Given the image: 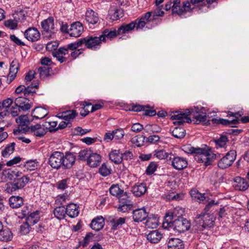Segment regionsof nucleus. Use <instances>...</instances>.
I'll return each mask as SVG.
<instances>
[{"mask_svg": "<svg viewBox=\"0 0 249 249\" xmlns=\"http://www.w3.org/2000/svg\"><path fill=\"white\" fill-rule=\"evenodd\" d=\"M39 166V162L36 160H29L24 164L25 168L29 171H33L37 169Z\"/></svg>", "mask_w": 249, "mask_h": 249, "instance_id": "obj_45", "label": "nucleus"}, {"mask_svg": "<svg viewBox=\"0 0 249 249\" xmlns=\"http://www.w3.org/2000/svg\"><path fill=\"white\" fill-rule=\"evenodd\" d=\"M168 247L172 249H183V241L178 238H170L168 242Z\"/></svg>", "mask_w": 249, "mask_h": 249, "instance_id": "obj_33", "label": "nucleus"}, {"mask_svg": "<svg viewBox=\"0 0 249 249\" xmlns=\"http://www.w3.org/2000/svg\"><path fill=\"white\" fill-rule=\"evenodd\" d=\"M117 35V31L116 30L106 29L102 32V35L100 36V37L102 42H106L107 39L111 40L115 37Z\"/></svg>", "mask_w": 249, "mask_h": 249, "instance_id": "obj_27", "label": "nucleus"}, {"mask_svg": "<svg viewBox=\"0 0 249 249\" xmlns=\"http://www.w3.org/2000/svg\"><path fill=\"white\" fill-rule=\"evenodd\" d=\"M19 70V63L17 59L13 60L10 64L9 73L7 76V81L10 83L17 76Z\"/></svg>", "mask_w": 249, "mask_h": 249, "instance_id": "obj_18", "label": "nucleus"}, {"mask_svg": "<svg viewBox=\"0 0 249 249\" xmlns=\"http://www.w3.org/2000/svg\"><path fill=\"white\" fill-rule=\"evenodd\" d=\"M91 151H92L90 149H88L81 150L78 153V160H86L87 161L90 154H91Z\"/></svg>", "mask_w": 249, "mask_h": 249, "instance_id": "obj_53", "label": "nucleus"}, {"mask_svg": "<svg viewBox=\"0 0 249 249\" xmlns=\"http://www.w3.org/2000/svg\"><path fill=\"white\" fill-rule=\"evenodd\" d=\"M110 18L116 20L124 16L123 10L121 8H112L109 10Z\"/></svg>", "mask_w": 249, "mask_h": 249, "instance_id": "obj_37", "label": "nucleus"}, {"mask_svg": "<svg viewBox=\"0 0 249 249\" xmlns=\"http://www.w3.org/2000/svg\"><path fill=\"white\" fill-rule=\"evenodd\" d=\"M161 129L157 124H147L144 127V131L149 133H159Z\"/></svg>", "mask_w": 249, "mask_h": 249, "instance_id": "obj_54", "label": "nucleus"}, {"mask_svg": "<svg viewBox=\"0 0 249 249\" xmlns=\"http://www.w3.org/2000/svg\"><path fill=\"white\" fill-rule=\"evenodd\" d=\"M111 171L110 167L105 163L102 164L99 169V173L103 177H106L110 175Z\"/></svg>", "mask_w": 249, "mask_h": 249, "instance_id": "obj_52", "label": "nucleus"}, {"mask_svg": "<svg viewBox=\"0 0 249 249\" xmlns=\"http://www.w3.org/2000/svg\"><path fill=\"white\" fill-rule=\"evenodd\" d=\"M125 222V218L124 217L113 218L110 220V223L111 224L113 230H117L121 227Z\"/></svg>", "mask_w": 249, "mask_h": 249, "instance_id": "obj_41", "label": "nucleus"}, {"mask_svg": "<svg viewBox=\"0 0 249 249\" xmlns=\"http://www.w3.org/2000/svg\"><path fill=\"white\" fill-rule=\"evenodd\" d=\"M78 115V113L75 110H69L59 113L57 116L66 121H70L73 119Z\"/></svg>", "mask_w": 249, "mask_h": 249, "instance_id": "obj_34", "label": "nucleus"}, {"mask_svg": "<svg viewBox=\"0 0 249 249\" xmlns=\"http://www.w3.org/2000/svg\"><path fill=\"white\" fill-rule=\"evenodd\" d=\"M30 178L27 175H21L17 178L15 182H12L8 185L11 187V192H15L24 187L30 181Z\"/></svg>", "mask_w": 249, "mask_h": 249, "instance_id": "obj_9", "label": "nucleus"}, {"mask_svg": "<svg viewBox=\"0 0 249 249\" xmlns=\"http://www.w3.org/2000/svg\"><path fill=\"white\" fill-rule=\"evenodd\" d=\"M13 237V234L10 229L8 228L2 229L0 231V240L3 242L11 241Z\"/></svg>", "mask_w": 249, "mask_h": 249, "instance_id": "obj_36", "label": "nucleus"}, {"mask_svg": "<svg viewBox=\"0 0 249 249\" xmlns=\"http://www.w3.org/2000/svg\"><path fill=\"white\" fill-rule=\"evenodd\" d=\"M109 192L112 196L117 197L123 196V194L124 193V191L120 188L118 184L111 185L109 188Z\"/></svg>", "mask_w": 249, "mask_h": 249, "instance_id": "obj_42", "label": "nucleus"}, {"mask_svg": "<svg viewBox=\"0 0 249 249\" xmlns=\"http://www.w3.org/2000/svg\"><path fill=\"white\" fill-rule=\"evenodd\" d=\"M150 12L146 13L143 16L138 18L128 24H122L117 30L118 35L129 33L135 28L137 30L142 29L150 19Z\"/></svg>", "mask_w": 249, "mask_h": 249, "instance_id": "obj_4", "label": "nucleus"}, {"mask_svg": "<svg viewBox=\"0 0 249 249\" xmlns=\"http://www.w3.org/2000/svg\"><path fill=\"white\" fill-rule=\"evenodd\" d=\"M31 226V225L27 223L26 222L23 223L20 226L19 231V232L21 234H27L30 231Z\"/></svg>", "mask_w": 249, "mask_h": 249, "instance_id": "obj_58", "label": "nucleus"}, {"mask_svg": "<svg viewBox=\"0 0 249 249\" xmlns=\"http://www.w3.org/2000/svg\"><path fill=\"white\" fill-rule=\"evenodd\" d=\"M29 129H30L31 134L37 137H42L48 132L47 126L38 124L31 125Z\"/></svg>", "mask_w": 249, "mask_h": 249, "instance_id": "obj_15", "label": "nucleus"}, {"mask_svg": "<svg viewBox=\"0 0 249 249\" xmlns=\"http://www.w3.org/2000/svg\"><path fill=\"white\" fill-rule=\"evenodd\" d=\"M179 211L183 212L181 209L176 208L173 211H169L164 216L162 226L164 228H171L178 233L184 232L188 231L190 227V222L181 217L182 213L178 215Z\"/></svg>", "mask_w": 249, "mask_h": 249, "instance_id": "obj_1", "label": "nucleus"}, {"mask_svg": "<svg viewBox=\"0 0 249 249\" xmlns=\"http://www.w3.org/2000/svg\"><path fill=\"white\" fill-rule=\"evenodd\" d=\"M169 160L171 162V165L176 170H181L188 165V161L186 158L170 154Z\"/></svg>", "mask_w": 249, "mask_h": 249, "instance_id": "obj_10", "label": "nucleus"}, {"mask_svg": "<svg viewBox=\"0 0 249 249\" xmlns=\"http://www.w3.org/2000/svg\"><path fill=\"white\" fill-rule=\"evenodd\" d=\"M190 194L192 198L199 203H205V200L207 199L206 194H201L198 190L193 189L190 191Z\"/></svg>", "mask_w": 249, "mask_h": 249, "instance_id": "obj_32", "label": "nucleus"}, {"mask_svg": "<svg viewBox=\"0 0 249 249\" xmlns=\"http://www.w3.org/2000/svg\"><path fill=\"white\" fill-rule=\"evenodd\" d=\"M189 115L193 116L195 123L196 124L202 123L203 124L208 125L210 124L205 113L199 112L193 108L186 109L184 111H177L171 115V119L174 121L173 123L175 124L181 125L184 123H191L192 120L189 117Z\"/></svg>", "mask_w": 249, "mask_h": 249, "instance_id": "obj_2", "label": "nucleus"}, {"mask_svg": "<svg viewBox=\"0 0 249 249\" xmlns=\"http://www.w3.org/2000/svg\"><path fill=\"white\" fill-rule=\"evenodd\" d=\"M16 143L11 142L8 144L6 147L2 150L1 154L4 157H7L12 154L15 150Z\"/></svg>", "mask_w": 249, "mask_h": 249, "instance_id": "obj_49", "label": "nucleus"}, {"mask_svg": "<svg viewBox=\"0 0 249 249\" xmlns=\"http://www.w3.org/2000/svg\"><path fill=\"white\" fill-rule=\"evenodd\" d=\"M170 3L173 4L172 11L173 14H177L181 18H186L191 16L194 9L189 1H184L181 5L180 0H170Z\"/></svg>", "mask_w": 249, "mask_h": 249, "instance_id": "obj_6", "label": "nucleus"}, {"mask_svg": "<svg viewBox=\"0 0 249 249\" xmlns=\"http://www.w3.org/2000/svg\"><path fill=\"white\" fill-rule=\"evenodd\" d=\"M157 165L154 162H151L147 166L146 170V173L147 175L153 174L156 170Z\"/></svg>", "mask_w": 249, "mask_h": 249, "instance_id": "obj_61", "label": "nucleus"}, {"mask_svg": "<svg viewBox=\"0 0 249 249\" xmlns=\"http://www.w3.org/2000/svg\"><path fill=\"white\" fill-rule=\"evenodd\" d=\"M48 114V111L45 108L40 107L35 108L32 112L33 119H41L44 118Z\"/></svg>", "mask_w": 249, "mask_h": 249, "instance_id": "obj_31", "label": "nucleus"}, {"mask_svg": "<svg viewBox=\"0 0 249 249\" xmlns=\"http://www.w3.org/2000/svg\"><path fill=\"white\" fill-rule=\"evenodd\" d=\"M146 225L148 227L155 228L158 225V220L157 217L155 215H150L146 218Z\"/></svg>", "mask_w": 249, "mask_h": 249, "instance_id": "obj_43", "label": "nucleus"}, {"mask_svg": "<svg viewBox=\"0 0 249 249\" xmlns=\"http://www.w3.org/2000/svg\"><path fill=\"white\" fill-rule=\"evenodd\" d=\"M24 36L28 41L36 42L39 40L40 34L36 28L30 27L24 31Z\"/></svg>", "mask_w": 249, "mask_h": 249, "instance_id": "obj_14", "label": "nucleus"}, {"mask_svg": "<svg viewBox=\"0 0 249 249\" xmlns=\"http://www.w3.org/2000/svg\"><path fill=\"white\" fill-rule=\"evenodd\" d=\"M154 156L160 160L167 159L169 160V157L171 153H168L163 149L156 150L154 151Z\"/></svg>", "mask_w": 249, "mask_h": 249, "instance_id": "obj_47", "label": "nucleus"}, {"mask_svg": "<svg viewBox=\"0 0 249 249\" xmlns=\"http://www.w3.org/2000/svg\"><path fill=\"white\" fill-rule=\"evenodd\" d=\"M69 200L68 196L67 195H62L58 196L55 200V202L57 204H60L61 206H64V204Z\"/></svg>", "mask_w": 249, "mask_h": 249, "instance_id": "obj_63", "label": "nucleus"}, {"mask_svg": "<svg viewBox=\"0 0 249 249\" xmlns=\"http://www.w3.org/2000/svg\"><path fill=\"white\" fill-rule=\"evenodd\" d=\"M4 25L10 29L15 30L18 26V22L13 19L6 20L4 21Z\"/></svg>", "mask_w": 249, "mask_h": 249, "instance_id": "obj_60", "label": "nucleus"}, {"mask_svg": "<svg viewBox=\"0 0 249 249\" xmlns=\"http://www.w3.org/2000/svg\"><path fill=\"white\" fill-rule=\"evenodd\" d=\"M16 123L20 126H27L29 123V120L27 115H22L16 119Z\"/></svg>", "mask_w": 249, "mask_h": 249, "instance_id": "obj_51", "label": "nucleus"}, {"mask_svg": "<svg viewBox=\"0 0 249 249\" xmlns=\"http://www.w3.org/2000/svg\"><path fill=\"white\" fill-rule=\"evenodd\" d=\"M78 208L79 207L74 203L68 204L67 207L65 208L66 214L71 218H74L77 216L79 213Z\"/></svg>", "mask_w": 249, "mask_h": 249, "instance_id": "obj_30", "label": "nucleus"}, {"mask_svg": "<svg viewBox=\"0 0 249 249\" xmlns=\"http://www.w3.org/2000/svg\"><path fill=\"white\" fill-rule=\"evenodd\" d=\"M162 237V234L158 230L152 231L147 235V239L153 244L158 243Z\"/></svg>", "mask_w": 249, "mask_h": 249, "instance_id": "obj_28", "label": "nucleus"}, {"mask_svg": "<svg viewBox=\"0 0 249 249\" xmlns=\"http://www.w3.org/2000/svg\"><path fill=\"white\" fill-rule=\"evenodd\" d=\"M205 202H207V204L204 208L203 212L207 213H209V212H214L215 210L214 207L219 204L218 201H215L214 200H210L209 201L207 197L205 201Z\"/></svg>", "mask_w": 249, "mask_h": 249, "instance_id": "obj_39", "label": "nucleus"}, {"mask_svg": "<svg viewBox=\"0 0 249 249\" xmlns=\"http://www.w3.org/2000/svg\"><path fill=\"white\" fill-rule=\"evenodd\" d=\"M182 150L188 154H195V160L199 163H203L205 166L211 164L216 158V154H214L211 148H202L194 147L190 144L184 145L182 147Z\"/></svg>", "mask_w": 249, "mask_h": 249, "instance_id": "obj_3", "label": "nucleus"}, {"mask_svg": "<svg viewBox=\"0 0 249 249\" xmlns=\"http://www.w3.org/2000/svg\"><path fill=\"white\" fill-rule=\"evenodd\" d=\"M9 204L12 208L17 209L23 205V199L19 196H13L9 199Z\"/></svg>", "mask_w": 249, "mask_h": 249, "instance_id": "obj_29", "label": "nucleus"}, {"mask_svg": "<svg viewBox=\"0 0 249 249\" xmlns=\"http://www.w3.org/2000/svg\"><path fill=\"white\" fill-rule=\"evenodd\" d=\"M148 213L144 208L137 209L132 212V218L134 222L139 223L145 220Z\"/></svg>", "mask_w": 249, "mask_h": 249, "instance_id": "obj_17", "label": "nucleus"}, {"mask_svg": "<svg viewBox=\"0 0 249 249\" xmlns=\"http://www.w3.org/2000/svg\"><path fill=\"white\" fill-rule=\"evenodd\" d=\"M82 43L81 41V38L78 39L77 41L70 43L68 44L65 47L68 50V51L71 52L75 50H77V48L79 47L82 46Z\"/></svg>", "mask_w": 249, "mask_h": 249, "instance_id": "obj_55", "label": "nucleus"}, {"mask_svg": "<svg viewBox=\"0 0 249 249\" xmlns=\"http://www.w3.org/2000/svg\"><path fill=\"white\" fill-rule=\"evenodd\" d=\"M54 216L58 219L61 220L65 218L66 211L65 206H60L56 207L53 210Z\"/></svg>", "mask_w": 249, "mask_h": 249, "instance_id": "obj_40", "label": "nucleus"}, {"mask_svg": "<svg viewBox=\"0 0 249 249\" xmlns=\"http://www.w3.org/2000/svg\"><path fill=\"white\" fill-rule=\"evenodd\" d=\"M133 208V202L128 199L122 198L120 200V204L118 207V211L122 213H125Z\"/></svg>", "mask_w": 249, "mask_h": 249, "instance_id": "obj_24", "label": "nucleus"}, {"mask_svg": "<svg viewBox=\"0 0 249 249\" xmlns=\"http://www.w3.org/2000/svg\"><path fill=\"white\" fill-rule=\"evenodd\" d=\"M232 186L235 190L241 191L246 190L249 186L246 180L240 177L234 178Z\"/></svg>", "mask_w": 249, "mask_h": 249, "instance_id": "obj_22", "label": "nucleus"}, {"mask_svg": "<svg viewBox=\"0 0 249 249\" xmlns=\"http://www.w3.org/2000/svg\"><path fill=\"white\" fill-rule=\"evenodd\" d=\"M51 69L49 67H41L38 69V71L41 78L44 79L50 75Z\"/></svg>", "mask_w": 249, "mask_h": 249, "instance_id": "obj_56", "label": "nucleus"}, {"mask_svg": "<svg viewBox=\"0 0 249 249\" xmlns=\"http://www.w3.org/2000/svg\"><path fill=\"white\" fill-rule=\"evenodd\" d=\"M228 142V138L226 136H221L219 139L215 140L216 145L220 147H224Z\"/></svg>", "mask_w": 249, "mask_h": 249, "instance_id": "obj_64", "label": "nucleus"}, {"mask_svg": "<svg viewBox=\"0 0 249 249\" xmlns=\"http://www.w3.org/2000/svg\"><path fill=\"white\" fill-rule=\"evenodd\" d=\"M38 87V84H31L30 85L27 86V87H25L24 95L25 96H28L30 95H33L34 93H36V89Z\"/></svg>", "mask_w": 249, "mask_h": 249, "instance_id": "obj_50", "label": "nucleus"}, {"mask_svg": "<svg viewBox=\"0 0 249 249\" xmlns=\"http://www.w3.org/2000/svg\"><path fill=\"white\" fill-rule=\"evenodd\" d=\"M109 159L115 164H120L123 160L122 154L119 150H113L109 154Z\"/></svg>", "mask_w": 249, "mask_h": 249, "instance_id": "obj_35", "label": "nucleus"}, {"mask_svg": "<svg viewBox=\"0 0 249 249\" xmlns=\"http://www.w3.org/2000/svg\"><path fill=\"white\" fill-rule=\"evenodd\" d=\"M63 153L54 151L51 154L49 159V164L53 169H58L62 166Z\"/></svg>", "mask_w": 249, "mask_h": 249, "instance_id": "obj_11", "label": "nucleus"}, {"mask_svg": "<svg viewBox=\"0 0 249 249\" xmlns=\"http://www.w3.org/2000/svg\"><path fill=\"white\" fill-rule=\"evenodd\" d=\"M173 136L178 139H182L185 136L186 131L181 127H176L172 131Z\"/></svg>", "mask_w": 249, "mask_h": 249, "instance_id": "obj_44", "label": "nucleus"}, {"mask_svg": "<svg viewBox=\"0 0 249 249\" xmlns=\"http://www.w3.org/2000/svg\"><path fill=\"white\" fill-rule=\"evenodd\" d=\"M147 191L145 183H142L133 186L131 189L133 194L136 196H141L143 195Z\"/></svg>", "mask_w": 249, "mask_h": 249, "instance_id": "obj_25", "label": "nucleus"}, {"mask_svg": "<svg viewBox=\"0 0 249 249\" xmlns=\"http://www.w3.org/2000/svg\"><path fill=\"white\" fill-rule=\"evenodd\" d=\"M82 45H85L87 48L95 50L98 48L102 41L99 36H89L81 38Z\"/></svg>", "mask_w": 249, "mask_h": 249, "instance_id": "obj_7", "label": "nucleus"}, {"mask_svg": "<svg viewBox=\"0 0 249 249\" xmlns=\"http://www.w3.org/2000/svg\"><path fill=\"white\" fill-rule=\"evenodd\" d=\"M41 26L43 31L47 33L53 34L55 33L54 20L53 18H49L41 22Z\"/></svg>", "mask_w": 249, "mask_h": 249, "instance_id": "obj_20", "label": "nucleus"}, {"mask_svg": "<svg viewBox=\"0 0 249 249\" xmlns=\"http://www.w3.org/2000/svg\"><path fill=\"white\" fill-rule=\"evenodd\" d=\"M101 159V156L99 154L91 151L87 162V165L90 167H96L100 164Z\"/></svg>", "mask_w": 249, "mask_h": 249, "instance_id": "obj_23", "label": "nucleus"}, {"mask_svg": "<svg viewBox=\"0 0 249 249\" xmlns=\"http://www.w3.org/2000/svg\"><path fill=\"white\" fill-rule=\"evenodd\" d=\"M85 20L89 25H95L98 23L99 18L97 13L92 10H87L85 13Z\"/></svg>", "mask_w": 249, "mask_h": 249, "instance_id": "obj_21", "label": "nucleus"}, {"mask_svg": "<svg viewBox=\"0 0 249 249\" xmlns=\"http://www.w3.org/2000/svg\"><path fill=\"white\" fill-rule=\"evenodd\" d=\"M236 152L230 150L218 162V166L221 169H225L231 166L235 160Z\"/></svg>", "mask_w": 249, "mask_h": 249, "instance_id": "obj_8", "label": "nucleus"}, {"mask_svg": "<svg viewBox=\"0 0 249 249\" xmlns=\"http://www.w3.org/2000/svg\"><path fill=\"white\" fill-rule=\"evenodd\" d=\"M115 140H120L123 138L124 132L122 128H118L113 131Z\"/></svg>", "mask_w": 249, "mask_h": 249, "instance_id": "obj_59", "label": "nucleus"}, {"mask_svg": "<svg viewBox=\"0 0 249 249\" xmlns=\"http://www.w3.org/2000/svg\"><path fill=\"white\" fill-rule=\"evenodd\" d=\"M52 55L61 63L66 62L70 58V52L64 47H60L57 51L52 52Z\"/></svg>", "mask_w": 249, "mask_h": 249, "instance_id": "obj_12", "label": "nucleus"}, {"mask_svg": "<svg viewBox=\"0 0 249 249\" xmlns=\"http://www.w3.org/2000/svg\"><path fill=\"white\" fill-rule=\"evenodd\" d=\"M151 13L150 16V19L148 21L147 23H149L151 21H153L154 20H158V21H160V20L158 17H161L164 14V12L160 10H157V11H155L154 12H150Z\"/></svg>", "mask_w": 249, "mask_h": 249, "instance_id": "obj_57", "label": "nucleus"}, {"mask_svg": "<svg viewBox=\"0 0 249 249\" xmlns=\"http://www.w3.org/2000/svg\"><path fill=\"white\" fill-rule=\"evenodd\" d=\"M76 160V156L72 153L67 152L62 160V167L64 169H70L74 165Z\"/></svg>", "mask_w": 249, "mask_h": 249, "instance_id": "obj_16", "label": "nucleus"}, {"mask_svg": "<svg viewBox=\"0 0 249 249\" xmlns=\"http://www.w3.org/2000/svg\"><path fill=\"white\" fill-rule=\"evenodd\" d=\"M22 172L18 171L16 170H8L6 174V177L10 180H13V182H15V180L18 177L21 176Z\"/></svg>", "mask_w": 249, "mask_h": 249, "instance_id": "obj_46", "label": "nucleus"}, {"mask_svg": "<svg viewBox=\"0 0 249 249\" xmlns=\"http://www.w3.org/2000/svg\"><path fill=\"white\" fill-rule=\"evenodd\" d=\"M190 3L200 7L198 11L199 13L201 12L202 7L206 6L205 0H191Z\"/></svg>", "mask_w": 249, "mask_h": 249, "instance_id": "obj_62", "label": "nucleus"}, {"mask_svg": "<svg viewBox=\"0 0 249 249\" xmlns=\"http://www.w3.org/2000/svg\"><path fill=\"white\" fill-rule=\"evenodd\" d=\"M39 220V212L37 211L31 213L26 217V222L32 226L37 223Z\"/></svg>", "mask_w": 249, "mask_h": 249, "instance_id": "obj_38", "label": "nucleus"}, {"mask_svg": "<svg viewBox=\"0 0 249 249\" xmlns=\"http://www.w3.org/2000/svg\"><path fill=\"white\" fill-rule=\"evenodd\" d=\"M83 31L84 28L82 24L77 21L71 24L69 35L71 36L77 37L81 36Z\"/></svg>", "mask_w": 249, "mask_h": 249, "instance_id": "obj_19", "label": "nucleus"}, {"mask_svg": "<svg viewBox=\"0 0 249 249\" xmlns=\"http://www.w3.org/2000/svg\"><path fill=\"white\" fill-rule=\"evenodd\" d=\"M146 138L143 135H138L131 140V142L137 147H140L143 145L144 140Z\"/></svg>", "mask_w": 249, "mask_h": 249, "instance_id": "obj_48", "label": "nucleus"}, {"mask_svg": "<svg viewBox=\"0 0 249 249\" xmlns=\"http://www.w3.org/2000/svg\"><path fill=\"white\" fill-rule=\"evenodd\" d=\"M105 225V221L104 218L100 216L93 219L91 223L90 227L96 231H99L102 229Z\"/></svg>", "mask_w": 249, "mask_h": 249, "instance_id": "obj_26", "label": "nucleus"}, {"mask_svg": "<svg viewBox=\"0 0 249 249\" xmlns=\"http://www.w3.org/2000/svg\"><path fill=\"white\" fill-rule=\"evenodd\" d=\"M195 230L197 232H201L205 229H208L213 227L214 224V218L213 214L202 212L196 216Z\"/></svg>", "mask_w": 249, "mask_h": 249, "instance_id": "obj_5", "label": "nucleus"}, {"mask_svg": "<svg viewBox=\"0 0 249 249\" xmlns=\"http://www.w3.org/2000/svg\"><path fill=\"white\" fill-rule=\"evenodd\" d=\"M15 106L19 107L22 111L26 112L33 106V103L26 98L18 97L15 100Z\"/></svg>", "mask_w": 249, "mask_h": 249, "instance_id": "obj_13", "label": "nucleus"}]
</instances>
